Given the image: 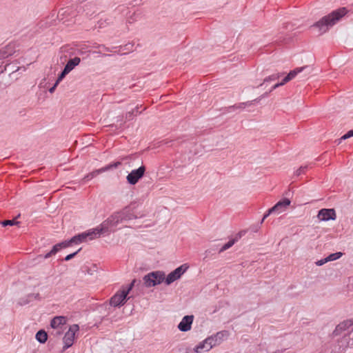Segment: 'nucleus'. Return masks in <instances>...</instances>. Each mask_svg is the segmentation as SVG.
Here are the masks:
<instances>
[{
	"instance_id": "37",
	"label": "nucleus",
	"mask_w": 353,
	"mask_h": 353,
	"mask_svg": "<svg viewBox=\"0 0 353 353\" xmlns=\"http://www.w3.org/2000/svg\"><path fill=\"white\" fill-rule=\"evenodd\" d=\"M136 282V280H133L130 284L129 285L125 288V289H123L122 290L124 292V293L127 295H128L129 292H130V290L132 289V288L134 287V283Z\"/></svg>"
},
{
	"instance_id": "41",
	"label": "nucleus",
	"mask_w": 353,
	"mask_h": 353,
	"mask_svg": "<svg viewBox=\"0 0 353 353\" xmlns=\"http://www.w3.org/2000/svg\"><path fill=\"white\" fill-rule=\"evenodd\" d=\"M272 213H274V211H272V208H270V209L267 211V212L263 215V219H261V221L260 223H261V224H262V223H263V222L264 221V220H265V219L268 216H270V215L271 214H272Z\"/></svg>"
},
{
	"instance_id": "30",
	"label": "nucleus",
	"mask_w": 353,
	"mask_h": 353,
	"mask_svg": "<svg viewBox=\"0 0 353 353\" xmlns=\"http://www.w3.org/2000/svg\"><path fill=\"white\" fill-rule=\"evenodd\" d=\"M138 113H141V112H139V107L137 106L133 110L126 113V119L132 120L133 119L134 115H137V114Z\"/></svg>"
},
{
	"instance_id": "16",
	"label": "nucleus",
	"mask_w": 353,
	"mask_h": 353,
	"mask_svg": "<svg viewBox=\"0 0 353 353\" xmlns=\"http://www.w3.org/2000/svg\"><path fill=\"white\" fill-rule=\"evenodd\" d=\"M36 340L40 343H45L48 340V334L43 330H39L35 335Z\"/></svg>"
},
{
	"instance_id": "27",
	"label": "nucleus",
	"mask_w": 353,
	"mask_h": 353,
	"mask_svg": "<svg viewBox=\"0 0 353 353\" xmlns=\"http://www.w3.org/2000/svg\"><path fill=\"white\" fill-rule=\"evenodd\" d=\"M208 342L209 345L207 346V348L212 349L214 346L219 345L217 339L214 338V335H212L205 339V343Z\"/></svg>"
},
{
	"instance_id": "46",
	"label": "nucleus",
	"mask_w": 353,
	"mask_h": 353,
	"mask_svg": "<svg viewBox=\"0 0 353 353\" xmlns=\"http://www.w3.org/2000/svg\"><path fill=\"white\" fill-rule=\"evenodd\" d=\"M281 86L280 83H277L274 84L271 89L270 90V92H272L274 90L276 89L277 88Z\"/></svg>"
},
{
	"instance_id": "33",
	"label": "nucleus",
	"mask_w": 353,
	"mask_h": 353,
	"mask_svg": "<svg viewBox=\"0 0 353 353\" xmlns=\"http://www.w3.org/2000/svg\"><path fill=\"white\" fill-rule=\"evenodd\" d=\"M68 73H70V72L64 68L61 72L59 74L56 82L59 83Z\"/></svg>"
},
{
	"instance_id": "34",
	"label": "nucleus",
	"mask_w": 353,
	"mask_h": 353,
	"mask_svg": "<svg viewBox=\"0 0 353 353\" xmlns=\"http://www.w3.org/2000/svg\"><path fill=\"white\" fill-rule=\"evenodd\" d=\"M308 166L307 165H302L301 166L298 170L295 172V175L299 176L303 174H304L306 170H307Z\"/></svg>"
},
{
	"instance_id": "50",
	"label": "nucleus",
	"mask_w": 353,
	"mask_h": 353,
	"mask_svg": "<svg viewBox=\"0 0 353 353\" xmlns=\"http://www.w3.org/2000/svg\"><path fill=\"white\" fill-rule=\"evenodd\" d=\"M270 90H269L268 92H265V93L261 96V98H265V97H268V96H269V94H270Z\"/></svg>"
},
{
	"instance_id": "24",
	"label": "nucleus",
	"mask_w": 353,
	"mask_h": 353,
	"mask_svg": "<svg viewBox=\"0 0 353 353\" xmlns=\"http://www.w3.org/2000/svg\"><path fill=\"white\" fill-rule=\"evenodd\" d=\"M251 102H244L239 103L238 104H235L234 105H231L228 108V112H231L232 110H237V109H244L246 106L250 105Z\"/></svg>"
},
{
	"instance_id": "2",
	"label": "nucleus",
	"mask_w": 353,
	"mask_h": 353,
	"mask_svg": "<svg viewBox=\"0 0 353 353\" xmlns=\"http://www.w3.org/2000/svg\"><path fill=\"white\" fill-rule=\"evenodd\" d=\"M119 218L117 212H116L99 225L100 232H102L103 235H109L117 230V226L121 223Z\"/></svg>"
},
{
	"instance_id": "21",
	"label": "nucleus",
	"mask_w": 353,
	"mask_h": 353,
	"mask_svg": "<svg viewBox=\"0 0 353 353\" xmlns=\"http://www.w3.org/2000/svg\"><path fill=\"white\" fill-rule=\"evenodd\" d=\"M280 77V74L279 73H274V74H272L267 77H265L262 83H261L259 86V87H261L263 86V85H265V83H270L272 81H276V79H278Z\"/></svg>"
},
{
	"instance_id": "19",
	"label": "nucleus",
	"mask_w": 353,
	"mask_h": 353,
	"mask_svg": "<svg viewBox=\"0 0 353 353\" xmlns=\"http://www.w3.org/2000/svg\"><path fill=\"white\" fill-rule=\"evenodd\" d=\"M209 345L208 343H205V339L203 341L200 342L197 345L195 346L194 350L196 353H200L203 351H209L210 348H207V346Z\"/></svg>"
},
{
	"instance_id": "31",
	"label": "nucleus",
	"mask_w": 353,
	"mask_h": 353,
	"mask_svg": "<svg viewBox=\"0 0 353 353\" xmlns=\"http://www.w3.org/2000/svg\"><path fill=\"white\" fill-rule=\"evenodd\" d=\"M121 163L120 161H117L112 163H110L105 167H103L102 169L104 170V172H106L111 169L117 168L119 165H121Z\"/></svg>"
},
{
	"instance_id": "32",
	"label": "nucleus",
	"mask_w": 353,
	"mask_h": 353,
	"mask_svg": "<svg viewBox=\"0 0 353 353\" xmlns=\"http://www.w3.org/2000/svg\"><path fill=\"white\" fill-rule=\"evenodd\" d=\"M225 332H219L216 334H214V338H216L217 339L219 344H220L221 341L223 340V338L225 336Z\"/></svg>"
},
{
	"instance_id": "12",
	"label": "nucleus",
	"mask_w": 353,
	"mask_h": 353,
	"mask_svg": "<svg viewBox=\"0 0 353 353\" xmlns=\"http://www.w3.org/2000/svg\"><path fill=\"white\" fill-rule=\"evenodd\" d=\"M312 71V68L310 65H305L303 67L296 68L292 70H291L287 75L292 80L298 74L305 72V75L310 74Z\"/></svg>"
},
{
	"instance_id": "43",
	"label": "nucleus",
	"mask_w": 353,
	"mask_h": 353,
	"mask_svg": "<svg viewBox=\"0 0 353 353\" xmlns=\"http://www.w3.org/2000/svg\"><path fill=\"white\" fill-rule=\"evenodd\" d=\"M327 262H328V261H327V257H325L323 259L317 261L316 262H315V263L317 266H321Z\"/></svg>"
},
{
	"instance_id": "53",
	"label": "nucleus",
	"mask_w": 353,
	"mask_h": 353,
	"mask_svg": "<svg viewBox=\"0 0 353 353\" xmlns=\"http://www.w3.org/2000/svg\"><path fill=\"white\" fill-rule=\"evenodd\" d=\"M273 353H281V352H273Z\"/></svg>"
},
{
	"instance_id": "7",
	"label": "nucleus",
	"mask_w": 353,
	"mask_h": 353,
	"mask_svg": "<svg viewBox=\"0 0 353 353\" xmlns=\"http://www.w3.org/2000/svg\"><path fill=\"white\" fill-rule=\"evenodd\" d=\"M317 217L321 221H334L336 219V214L333 208H323L318 212Z\"/></svg>"
},
{
	"instance_id": "47",
	"label": "nucleus",
	"mask_w": 353,
	"mask_h": 353,
	"mask_svg": "<svg viewBox=\"0 0 353 353\" xmlns=\"http://www.w3.org/2000/svg\"><path fill=\"white\" fill-rule=\"evenodd\" d=\"M52 255H54V253H52V250H50L49 252L46 253V254L44 255L43 258H44V259H48V258H50Z\"/></svg>"
},
{
	"instance_id": "51",
	"label": "nucleus",
	"mask_w": 353,
	"mask_h": 353,
	"mask_svg": "<svg viewBox=\"0 0 353 353\" xmlns=\"http://www.w3.org/2000/svg\"><path fill=\"white\" fill-rule=\"evenodd\" d=\"M280 83H281V85L282 86V85H285L286 83H285V82H284V80L283 79V80L280 82Z\"/></svg>"
},
{
	"instance_id": "1",
	"label": "nucleus",
	"mask_w": 353,
	"mask_h": 353,
	"mask_svg": "<svg viewBox=\"0 0 353 353\" xmlns=\"http://www.w3.org/2000/svg\"><path fill=\"white\" fill-rule=\"evenodd\" d=\"M347 13L345 8H341L336 10H334L330 14L323 17L321 19L314 23L312 28L318 30L319 34L326 32L330 28L333 26L342 17Z\"/></svg>"
},
{
	"instance_id": "17",
	"label": "nucleus",
	"mask_w": 353,
	"mask_h": 353,
	"mask_svg": "<svg viewBox=\"0 0 353 353\" xmlns=\"http://www.w3.org/2000/svg\"><path fill=\"white\" fill-rule=\"evenodd\" d=\"M104 172V170L101 168L100 169H97V170H95L90 173H88V174H86L83 179V182H88L90 180H92V179H94V177H96L97 176H98L99 174H101Z\"/></svg>"
},
{
	"instance_id": "6",
	"label": "nucleus",
	"mask_w": 353,
	"mask_h": 353,
	"mask_svg": "<svg viewBox=\"0 0 353 353\" xmlns=\"http://www.w3.org/2000/svg\"><path fill=\"white\" fill-rule=\"evenodd\" d=\"M128 295L121 290L115 293L110 299V304L113 307H120L124 305L128 299Z\"/></svg>"
},
{
	"instance_id": "49",
	"label": "nucleus",
	"mask_w": 353,
	"mask_h": 353,
	"mask_svg": "<svg viewBox=\"0 0 353 353\" xmlns=\"http://www.w3.org/2000/svg\"><path fill=\"white\" fill-rule=\"evenodd\" d=\"M283 79L284 80V82H285V83H288V81H290L291 80L288 75H286Z\"/></svg>"
},
{
	"instance_id": "5",
	"label": "nucleus",
	"mask_w": 353,
	"mask_h": 353,
	"mask_svg": "<svg viewBox=\"0 0 353 353\" xmlns=\"http://www.w3.org/2000/svg\"><path fill=\"white\" fill-rule=\"evenodd\" d=\"M145 170L143 165L137 169L132 170L126 176L128 183L130 185H135L144 176Z\"/></svg>"
},
{
	"instance_id": "29",
	"label": "nucleus",
	"mask_w": 353,
	"mask_h": 353,
	"mask_svg": "<svg viewBox=\"0 0 353 353\" xmlns=\"http://www.w3.org/2000/svg\"><path fill=\"white\" fill-rule=\"evenodd\" d=\"M343 256V253L341 252H337L335 253L330 254L327 256V261H333L335 260L339 259Z\"/></svg>"
},
{
	"instance_id": "42",
	"label": "nucleus",
	"mask_w": 353,
	"mask_h": 353,
	"mask_svg": "<svg viewBox=\"0 0 353 353\" xmlns=\"http://www.w3.org/2000/svg\"><path fill=\"white\" fill-rule=\"evenodd\" d=\"M61 250V248L59 243H57L52 247L51 250H52V253H54V254H55Z\"/></svg>"
},
{
	"instance_id": "13",
	"label": "nucleus",
	"mask_w": 353,
	"mask_h": 353,
	"mask_svg": "<svg viewBox=\"0 0 353 353\" xmlns=\"http://www.w3.org/2000/svg\"><path fill=\"white\" fill-rule=\"evenodd\" d=\"M117 213L120 217L119 219H121V223L124 221H130L137 219V216L128 208H124L123 210L117 212Z\"/></svg>"
},
{
	"instance_id": "45",
	"label": "nucleus",
	"mask_w": 353,
	"mask_h": 353,
	"mask_svg": "<svg viewBox=\"0 0 353 353\" xmlns=\"http://www.w3.org/2000/svg\"><path fill=\"white\" fill-rule=\"evenodd\" d=\"M58 82H55L54 84L49 89V92L50 93H53L57 88V86L58 85Z\"/></svg>"
},
{
	"instance_id": "9",
	"label": "nucleus",
	"mask_w": 353,
	"mask_h": 353,
	"mask_svg": "<svg viewBox=\"0 0 353 353\" xmlns=\"http://www.w3.org/2000/svg\"><path fill=\"white\" fill-rule=\"evenodd\" d=\"M353 325V319L345 321L339 323L332 332L333 336H337L341 334L342 332L346 330Z\"/></svg>"
},
{
	"instance_id": "20",
	"label": "nucleus",
	"mask_w": 353,
	"mask_h": 353,
	"mask_svg": "<svg viewBox=\"0 0 353 353\" xmlns=\"http://www.w3.org/2000/svg\"><path fill=\"white\" fill-rule=\"evenodd\" d=\"M241 235L239 234V237H236L234 239H230L228 243L224 244L219 250V253L223 252L224 251L227 250L228 249L230 248L238 240L239 238H241Z\"/></svg>"
},
{
	"instance_id": "3",
	"label": "nucleus",
	"mask_w": 353,
	"mask_h": 353,
	"mask_svg": "<svg viewBox=\"0 0 353 353\" xmlns=\"http://www.w3.org/2000/svg\"><path fill=\"white\" fill-rule=\"evenodd\" d=\"M165 279V273L163 271H153L143 277L144 285L146 288L154 287L161 284Z\"/></svg>"
},
{
	"instance_id": "28",
	"label": "nucleus",
	"mask_w": 353,
	"mask_h": 353,
	"mask_svg": "<svg viewBox=\"0 0 353 353\" xmlns=\"http://www.w3.org/2000/svg\"><path fill=\"white\" fill-rule=\"evenodd\" d=\"M20 223L19 221H16L15 219L12 220H3L0 221V225L3 227L17 225Z\"/></svg>"
},
{
	"instance_id": "35",
	"label": "nucleus",
	"mask_w": 353,
	"mask_h": 353,
	"mask_svg": "<svg viewBox=\"0 0 353 353\" xmlns=\"http://www.w3.org/2000/svg\"><path fill=\"white\" fill-rule=\"evenodd\" d=\"M216 249L215 248H211L208 249L205 251L204 252V257L203 259V261H206L207 259L210 256V255L214 254V253L216 252Z\"/></svg>"
},
{
	"instance_id": "23",
	"label": "nucleus",
	"mask_w": 353,
	"mask_h": 353,
	"mask_svg": "<svg viewBox=\"0 0 353 353\" xmlns=\"http://www.w3.org/2000/svg\"><path fill=\"white\" fill-rule=\"evenodd\" d=\"M12 54V52L10 50V48L9 46L0 49V59H6V58L8 57L9 56H11Z\"/></svg>"
},
{
	"instance_id": "38",
	"label": "nucleus",
	"mask_w": 353,
	"mask_h": 353,
	"mask_svg": "<svg viewBox=\"0 0 353 353\" xmlns=\"http://www.w3.org/2000/svg\"><path fill=\"white\" fill-rule=\"evenodd\" d=\"M63 330L62 328L60 329H53V331L50 333L51 335H53L55 337H59L63 334Z\"/></svg>"
},
{
	"instance_id": "52",
	"label": "nucleus",
	"mask_w": 353,
	"mask_h": 353,
	"mask_svg": "<svg viewBox=\"0 0 353 353\" xmlns=\"http://www.w3.org/2000/svg\"><path fill=\"white\" fill-rule=\"evenodd\" d=\"M77 1L80 3H83V2L85 1L86 0H77Z\"/></svg>"
},
{
	"instance_id": "4",
	"label": "nucleus",
	"mask_w": 353,
	"mask_h": 353,
	"mask_svg": "<svg viewBox=\"0 0 353 353\" xmlns=\"http://www.w3.org/2000/svg\"><path fill=\"white\" fill-rule=\"evenodd\" d=\"M79 330V327L77 324H73L70 327L67 332H65L63 338V350H65L73 345L74 336L76 332Z\"/></svg>"
},
{
	"instance_id": "40",
	"label": "nucleus",
	"mask_w": 353,
	"mask_h": 353,
	"mask_svg": "<svg viewBox=\"0 0 353 353\" xmlns=\"http://www.w3.org/2000/svg\"><path fill=\"white\" fill-rule=\"evenodd\" d=\"M97 48L99 49V50H103L106 52H113V49L117 48V47H113L112 49L105 47L104 45H99Z\"/></svg>"
},
{
	"instance_id": "25",
	"label": "nucleus",
	"mask_w": 353,
	"mask_h": 353,
	"mask_svg": "<svg viewBox=\"0 0 353 353\" xmlns=\"http://www.w3.org/2000/svg\"><path fill=\"white\" fill-rule=\"evenodd\" d=\"M39 296V294H30L26 299H22L19 301V304L21 305H24L30 303L31 299L34 298L37 299Z\"/></svg>"
},
{
	"instance_id": "48",
	"label": "nucleus",
	"mask_w": 353,
	"mask_h": 353,
	"mask_svg": "<svg viewBox=\"0 0 353 353\" xmlns=\"http://www.w3.org/2000/svg\"><path fill=\"white\" fill-rule=\"evenodd\" d=\"M347 137H353V129L352 130H349L347 132Z\"/></svg>"
},
{
	"instance_id": "22",
	"label": "nucleus",
	"mask_w": 353,
	"mask_h": 353,
	"mask_svg": "<svg viewBox=\"0 0 353 353\" xmlns=\"http://www.w3.org/2000/svg\"><path fill=\"white\" fill-rule=\"evenodd\" d=\"M73 244L78 245L83 242H85L83 232L79 233L71 238Z\"/></svg>"
},
{
	"instance_id": "10",
	"label": "nucleus",
	"mask_w": 353,
	"mask_h": 353,
	"mask_svg": "<svg viewBox=\"0 0 353 353\" xmlns=\"http://www.w3.org/2000/svg\"><path fill=\"white\" fill-rule=\"evenodd\" d=\"M290 200L285 198L278 201L272 208V211H274V213L279 214L286 210L288 206L290 205Z\"/></svg>"
},
{
	"instance_id": "15",
	"label": "nucleus",
	"mask_w": 353,
	"mask_h": 353,
	"mask_svg": "<svg viewBox=\"0 0 353 353\" xmlns=\"http://www.w3.org/2000/svg\"><path fill=\"white\" fill-rule=\"evenodd\" d=\"M81 62V59L78 57H75L72 59H70L65 65V68L70 72L77 66Z\"/></svg>"
},
{
	"instance_id": "8",
	"label": "nucleus",
	"mask_w": 353,
	"mask_h": 353,
	"mask_svg": "<svg viewBox=\"0 0 353 353\" xmlns=\"http://www.w3.org/2000/svg\"><path fill=\"white\" fill-rule=\"evenodd\" d=\"M194 316L193 315H186L185 316L181 322L179 323L177 327L178 329L183 332H188L191 330L192 324L193 323Z\"/></svg>"
},
{
	"instance_id": "11",
	"label": "nucleus",
	"mask_w": 353,
	"mask_h": 353,
	"mask_svg": "<svg viewBox=\"0 0 353 353\" xmlns=\"http://www.w3.org/2000/svg\"><path fill=\"white\" fill-rule=\"evenodd\" d=\"M83 234L85 241H87L88 240H93L97 237H99L103 234L101 232H100V228L98 225L95 228L90 229L85 232H83Z\"/></svg>"
},
{
	"instance_id": "44",
	"label": "nucleus",
	"mask_w": 353,
	"mask_h": 353,
	"mask_svg": "<svg viewBox=\"0 0 353 353\" xmlns=\"http://www.w3.org/2000/svg\"><path fill=\"white\" fill-rule=\"evenodd\" d=\"M349 139V137H347V132H346V133H345L344 135H343L340 139H339L336 140V141H335V142L336 143V144H337V145H339V144L341 143V141H342L343 140H346V139Z\"/></svg>"
},
{
	"instance_id": "36",
	"label": "nucleus",
	"mask_w": 353,
	"mask_h": 353,
	"mask_svg": "<svg viewBox=\"0 0 353 353\" xmlns=\"http://www.w3.org/2000/svg\"><path fill=\"white\" fill-rule=\"evenodd\" d=\"M59 243L61 249L66 248L70 247L72 245H73L71 239H68V240L63 241H62L61 243Z\"/></svg>"
},
{
	"instance_id": "39",
	"label": "nucleus",
	"mask_w": 353,
	"mask_h": 353,
	"mask_svg": "<svg viewBox=\"0 0 353 353\" xmlns=\"http://www.w3.org/2000/svg\"><path fill=\"white\" fill-rule=\"evenodd\" d=\"M81 250V248H79L78 250H77L76 252H73V253H71L70 254H68L64 260L66 261H68L70 260H71L72 258H74L79 252L80 250Z\"/></svg>"
},
{
	"instance_id": "26",
	"label": "nucleus",
	"mask_w": 353,
	"mask_h": 353,
	"mask_svg": "<svg viewBox=\"0 0 353 353\" xmlns=\"http://www.w3.org/2000/svg\"><path fill=\"white\" fill-rule=\"evenodd\" d=\"M178 279L177 276L171 272L166 277L165 276L164 281L166 285H169Z\"/></svg>"
},
{
	"instance_id": "18",
	"label": "nucleus",
	"mask_w": 353,
	"mask_h": 353,
	"mask_svg": "<svg viewBox=\"0 0 353 353\" xmlns=\"http://www.w3.org/2000/svg\"><path fill=\"white\" fill-rule=\"evenodd\" d=\"M188 268H189V265L187 263H183L172 272L179 279L181 278V276L188 270Z\"/></svg>"
},
{
	"instance_id": "14",
	"label": "nucleus",
	"mask_w": 353,
	"mask_h": 353,
	"mask_svg": "<svg viewBox=\"0 0 353 353\" xmlns=\"http://www.w3.org/2000/svg\"><path fill=\"white\" fill-rule=\"evenodd\" d=\"M66 323V318L63 316H57L50 321V326L52 329H60Z\"/></svg>"
}]
</instances>
